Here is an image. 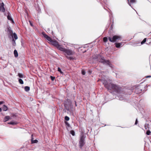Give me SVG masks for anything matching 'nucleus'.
<instances>
[{
    "instance_id": "8",
    "label": "nucleus",
    "mask_w": 151,
    "mask_h": 151,
    "mask_svg": "<svg viewBox=\"0 0 151 151\" xmlns=\"http://www.w3.org/2000/svg\"><path fill=\"white\" fill-rule=\"evenodd\" d=\"M7 32L8 37L9 39H11L12 38H13V32L10 27H7Z\"/></svg>"
},
{
    "instance_id": "23",
    "label": "nucleus",
    "mask_w": 151,
    "mask_h": 151,
    "mask_svg": "<svg viewBox=\"0 0 151 151\" xmlns=\"http://www.w3.org/2000/svg\"><path fill=\"white\" fill-rule=\"evenodd\" d=\"M58 71L60 72L61 74H63V72L61 71L60 68L59 67H58Z\"/></svg>"
},
{
    "instance_id": "26",
    "label": "nucleus",
    "mask_w": 151,
    "mask_h": 151,
    "mask_svg": "<svg viewBox=\"0 0 151 151\" xmlns=\"http://www.w3.org/2000/svg\"><path fill=\"white\" fill-rule=\"evenodd\" d=\"M70 133L73 136H74L75 135V132L73 130H72L70 131Z\"/></svg>"
},
{
    "instance_id": "42",
    "label": "nucleus",
    "mask_w": 151,
    "mask_h": 151,
    "mask_svg": "<svg viewBox=\"0 0 151 151\" xmlns=\"http://www.w3.org/2000/svg\"><path fill=\"white\" fill-rule=\"evenodd\" d=\"M128 4H129V5L130 6H131V4H129V2H128Z\"/></svg>"
},
{
    "instance_id": "33",
    "label": "nucleus",
    "mask_w": 151,
    "mask_h": 151,
    "mask_svg": "<svg viewBox=\"0 0 151 151\" xmlns=\"http://www.w3.org/2000/svg\"><path fill=\"white\" fill-rule=\"evenodd\" d=\"M130 3H134L136 2L135 0H130Z\"/></svg>"
},
{
    "instance_id": "9",
    "label": "nucleus",
    "mask_w": 151,
    "mask_h": 151,
    "mask_svg": "<svg viewBox=\"0 0 151 151\" xmlns=\"http://www.w3.org/2000/svg\"><path fill=\"white\" fill-rule=\"evenodd\" d=\"M141 86H139L135 88V93L137 94L140 93L142 92V89Z\"/></svg>"
},
{
    "instance_id": "4",
    "label": "nucleus",
    "mask_w": 151,
    "mask_h": 151,
    "mask_svg": "<svg viewBox=\"0 0 151 151\" xmlns=\"http://www.w3.org/2000/svg\"><path fill=\"white\" fill-rule=\"evenodd\" d=\"M64 106L67 111H70V109L72 108V103L70 101H69L68 99L65 103Z\"/></svg>"
},
{
    "instance_id": "14",
    "label": "nucleus",
    "mask_w": 151,
    "mask_h": 151,
    "mask_svg": "<svg viewBox=\"0 0 151 151\" xmlns=\"http://www.w3.org/2000/svg\"><path fill=\"white\" fill-rule=\"evenodd\" d=\"M8 15L7 16V19L8 20H10V21H13V19L12 18L11 16V15L10 14V13L8 12L7 13Z\"/></svg>"
},
{
    "instance_id": "35",
    "label": "nucleus",
    "mask_w": 151,
    "mask_h": 151,
    "mask_svg": "<svg viewBox=\"0 0 151 151\" xmlns=\"http://www.w3.org/2000/svg\"><path fill=\"white\" fill-rule=\"evenodd\" d=\"M82 74L83 75H84L85 73H86V72L85 71H84V70H82Z\"/></svg>"
},
{
    "instance_id": "25",
    "label": "nucleus",
    "mask_w": 151,
    "mask_h": 151,
    "mask_svg": "<svg viewBox=\"0 0 151 151\" xmlns=\"http://www.w3.org/2000/svg\"><path fill=\"white\" fill-rule=\"evenodd\" d=\"M19 83L22 84H23V81L22 79H19Z\"/></svg>"
},
{
    "instance_id": "36",
    "label": "nucleus",
    "mask_w": 151,
    "mask_h": 151,
    "mask_svg": "<svg viewBox=\"0 0 151 151\" xmlns=\"http://www.w3.org/2000/svg\"><path fill=\"white\" fill-rule=\"evenodd\" d=\"M137 123H138V121H137V119H136V121H135V125H137Z\"/></svg>"
},
{
    "instance_id": "13",
    "label": "nucleus",
    "mask_w": 151,
    "mask_h": 151,
    "mask_svg": "<svg viewBox=\"0 0 151 151\" xmlns=\"http://www.w3.org/2000/svg\"><path fill=\"white\" fill-rule=\"evenodd\" d=\"M33 134L31 135L32 138L31 139V142L32 144L37 143L38 142V141L37 139H35V140H33Z\"/></svg>"
},
{
    "instance_id": "1",
    "label": "nucleus",
    "mask_w": 151,
    "mask_h": 151,
    "mask_svg": "<svg viewBox=\"0 0 151 151\" xmlns=\"http://www.w3.org/2000/svg\"><path fill=\"white\" fill-rule=\"evenodd\" d=\"M103 83L104 86L108 90L118 93H120L121 91L122 88L118 85L108 83L106 80L104 81Z\"/></svg>"
},
{
    "instance_id": "7",
    "label": "nucleus",
    "mask_w": 151,
    "mask_h": 151,
    "mask_svg": "<svg viewBox=\"0 0 151 151\" xmlns=\"http://www.w3.org/2000/svg\"><path fill=\"white\" fill-rule=\"evenodd\" d=\"M51 43L52 45L58 49L60 50V48L62 47L59 44L58 42L55 40H53L51 42Z\"/></svg>"
},
{
    "instance_id": "6",
    "label": "nucleus",
    "mask_w": 151,
    "mask_h": 151,
    "mask_svg": "<svg viewBox=\"0 0 151 151\" xmlns=\"http://www.w3.org/2000/svg\"><path fill=\"white\" fill-rule=\"evenodd\" d=\"M85 143L84 136L83 135L81 137L79 141L80 148L81 149Z\"/></svg>"
},
{
    "instance_id": "38",
    "label": "nucleus",
    "mask_w": 151,
    "mask_h": 151,
    "mask_svg": "<svg viewBox=\"0 0 151 151\" xmlns=\"http://www.w3.org/2000/svg\"><path fill=\"white\" fill-rule=\"evenodd\" d=\"M4 103V102L3 101H0V105Z\"/></svg>"
},
{
    "instance_id": "30",
    "label": "nucleus",
    "mask_w": 151,
    "mask_h": 151,
    "mask_svg": "<svg viewBox=\"0 0 151 151\" xmlns=\"http://www.w3.org/2000/svg\"><path fill=\"white\" fill-rule=\"evenodd\" d=\"M151 132L149 130H148L147 131L146 134L147 135H150V134Z\"/></svg>"
},
{
    "instance_id": "2",
    "label": "nucleus",
    "mask_w": 151,
    "mask_h": 151,
    "mask_svg": "<svg viewBox=\"0 0 151 151\" xmlns=\"http://www.w3.org/2000/svg\"><path fill=\"white\" fill-rule=\"evenodd\" d=\"M122 37L121 36L117 35L113 36L112 37H109L108 40L111 42H118L119 40H121Z\"/></svg>"
},
{
    "instance_id": "10",
    "label": "nucleus",
    "mask_w": 151,
    "mask_h": 151,
    "mask_svg": "<svg viewBox=\"0 0 151 151\" xmlns=\"http://www.w3.org/2000/svg\"><path fill=\"white\" fill-rule=\"evenodd\" d=\"M42 35L44 37L50 42L52 41L53 40L50 37L48 36L47 35L44 33H42Z\"/></svg>"
},
{
    "instance_id": "17",
    "label": "nucleus",
    "mask_w": 151,
    "mask_h": 151,
    "mask_svg": "<svg viewBox=\"0 0 151 151\" xmlns=\"http://www.w3.org/2000/svg\"><path fill=\"white\" fill-rule=\"evenodd\" d=\"M12 45L14 46H15L16 45L15 41L13 38H12Z\"/></svg>"
},
{
    "instance_id": "21",
    "label": "nucleus",
    "mask_w": 151,
    "mask_h": 151,
    "mask_svg": "<svg viewBox=\"0 0 151 151\" xmlns=\"http://www.w3.org/2000/svg\"><path fill=\"white\" fill-rule=\"evenodd\" d=\"M149 124H145V129L149 128Z\"/></svg>"
},
{
    "instance_id": "28",
    "label": "nucleus",
    "mask_w": 151,
    "mask_h": 151,
    "mask_svg": "<svg viewBox=\"0 0 151 151\" xmlns=\"http://www.w3.org/2000/svg\"><path fill=\"white\" fill-rule=\"evenodd\" d=\"M146 38H145L143 40V41L142 42H141V44H144L146 42Z\"/></svg>"
},
{
    "instance_id": "11",
    "label": "nucleus",
    "mask_w": 151,
    "mask_h": 151,
    "mask_svg": "<svg viewBox=\"0 0 151 151\" xmlns=\"http://www.w3.org/2000/svg\"><path fill=\"white\" fill-rule=\"evenodd\" d=\"M4 4L3 3L0 4V11L4 12H5V9L4 7Z\"/></svg>"
},
{
    "instance_id": "16",
    "label": "nucleus",
    "mask_w": 151,
    "mask_h": 151,
    "mask_svg": "<svg viewBox=\"0 0 151 151\" xmlns=\"http://www.w3.org/2000/svg\"><path fill=\"white\" fill-rule=\"evenodd\" d=\"M2 109L4 111H6L7 110L8 108L5 105H4L2 107Z\"/></svg>"
},
{
    "instance_id": "39",
    "label": "nucleus",
    "mask_w": 151,
    "mask_h": 151,
    "mask_svg": "<svg viewBox=\"0 0 151 151\" xmlns=\"http://www.w3.org/2000/svg\"><path fill=\"white\" fill-rule=\"evenodd\" d=\"M151 77V76H147L146 77V78H150Z\"/></svg>"
},
{
    "instance_id": "12",
    "label": "nucleus",
    "mask_w": 151,
    "mask_h": 151,
    "mask_svg": "<svg viewBox=\"0 0 151 151\" xmlns=\"http://www.w3.org/2000/svg\"><path fill=\"white\" fill-rule=\"evenodd\" d=\"M123 42H116L115 43V46L117 48H119L122 46Z\"/></svg>"
},
{
    "instance_id": "31",
    "label": "nucleus",
    "mask_w": 151,
    "mask_h": 151,
    "mask_svg": "<svg viewBox=\"0 0 151 151\" xmlns=\"http://www.w3.org/2000/svg\"><path fill=\"white\" fill-rule=\"evenodd\" d=\"M66 57L68 59H69L70 60H73V58L72 57H69L67 56H66Z\"/></svg>"
},
{
    "instance_id": "24",
    "label": "nucleus",
    "mask_w": 151,
    "mask_h": 151,
    "mask_svg": "<svg viewBox=\"0 0 151 151\" xmlns=\"http://www.w3.org/2000/svg\"><path fill=\"white\" fill-rule=\"evenodd\" d=\"M8 124L12 125H14L16 124L17 123L16 122H11L8 123Z\"/></svg>"
},
{
    "instance_id": "19",
    "label": "nucleus",
    "mask_w": 151,
    "mask_h": 151,
    "mask_svg": "<svg viewBox=\"0 0 151 151\" xmlns=\"http://www.w3.org/2000/svg\"><path fill=\"white\" fill-rule=\"evenodd\" d=\"M30 90V87L28 86H26L24 87V90L26 91L27 92Z\"/></svg>"
},
{
    "instance_id": "37",
    "label": "nucleus",
    "mask_w": 151,
    "mask_h": 151,
    "mask_svg": "<svg viewBox=\"0 0 151 151\" xmlns=\"http://www.w3.org/2000/svg\"><path fill=\"white\" fill-rule=\"evenodd\" d=\"M113 25H111L110 27V29H113Z\"/></svg>"
},
{
    "instance_id": "22",
    "label": "nucleus",
    "mask_w": 151,
    "mask_h": 151,
    "mask_svg": "<svg viewBox=\"0 0 151 151\" xmlns=\"http://www.w3.org/2000/svg\"><path fill=\"white\" fill-rule=\"evenodd\" d=\"M108 38L106 37H104L103 38V40L104 42H106L108 41Z\"/></svg>"
},
{
    "instance_id": "32",
    "label": "nucleus",
    "mask_w": 151,
    "mask_h": 151,
    "mask_svg": "<svg viewBox=\"0 0 151 151\" xmlns=\"http://www.w3.org/2000/svg\"><path fill=\"white\" fill-rule=\"evenodd\" d=\"M65 124L66 125H67L68 127H69L70 126V124L67 122H65Z\"/></svg>"
},
{
    "instance_id": "5",
    "label": "nucleus",
    "mask_w": 151,
    "mask_h": 151,
    "mask_svg": "<svg viewBox=\"0 0 151 151\" xmlns=\"http://www.w3.org/2000/svg\"><path fill=\"white\" fill-rule=\"evenodd\" d=\"M60 51L64 52L67 55H73L74 54V52L70 50L65 49L63 47L60 48Z\"/></svg>"
},
{
    "instance_id": "29",
    "label": "nucleus",
    "mask_w": 151,
    "mask_h": 151,
    "mask_svg": "<svg viewBox=\"0 0 151 151\" xmlns=\"http://www.w3.org/2000/svg\"><path fill=\"white\" fill-rule=\"evenodd\" d=\"M65 119L66 121H68L69 120L70 118L68 116H66L65 117Z\"/></svg>"
},
{
    "instance_id": "20",
    "label": "nucleus",
    "mask_w": 151,
    "mask_h": 151,
    "mask_svg": "<svg viewBox=\"0 0 151 151\" xmlns=\"http://www.w3.org/2000/svg\"><path fill=\"white\" fill-rule=\"evenodd\" d=\"M10 119V116H6L4 119L5 121H6Z\"/></svg>"
},
{
    "instance_id": "40",
    "label": "nucleus",
    "mask_w": 151,
    "mask_h": 151,
    "mask_svg": "<svg viewBox=\"0 0 151 151\" xmlns=\"http://www.w3.org/2000/svg\"><path fill=\"white\" fill-rule=\"evenodd\" d=\"M75 106H77V104H76V101H75Z\"/></svg>"
},
{
    "instance_id": "3",
    "label": "nucleus",
    "mask_w": 151,
    "mask_h": 151,
    "mask_svg": "<svg viewBox=\"0 0 151 151\" xmlns=\"http://www.w3.org/2000/svg\"><path fill=\"white\" fill-rule=\"evenodd\" d=\"M98 60L99 62H101V63L104 64H106L108 65L111 68L112 67L113 65L111 62H110L109 61V60H104V57L103 56H100L98 58Z\"/></svg>"
},
{
    "instance_id": "15",
    "label": "nucleus",
    "mask_w": 151,
    "mask_h": 151,
    "mask_svg": "<svg viewBox=\"0 0 151 151\" xmlns=\"http://www.w3.org/2000/svg\"><path fill=\"white\" fill-rule=\"evenodd\" d=\"M14 56L15 57H17L18 56V53L17 50H15L14 52Z\"/></svg>"
},
{
    "instance_id": "34",
    "label": "nucleus",
    "mask_w": 151,
    "mask_h": 151,
    "mask_svg": "<svg viewBox=\"0 0 151 151\" xmlns=\"http://www.w3.org/2000/svg\"><path fill=\"white\" fill-rule=\"evenodd\" d=\"M52 81H53L55 78V77L51 76L50 77Z\"/></svg>"
},
{
    "instance_id": "41",
    "label": "nucleus",
    "mask_w": 151,
    "mask_h": 151,
    "mask_svg": "<svg viewBox=\"0 0 151 151\" xmlns=\"http://www.w3.org/2000/svg\"><path fill=\"white\" fill-rule=\"evenodd\" d=\"M2 111V109L1 108H0V112H1Z\"/></svg>"
},
{
    "instance_id": "27",
    "label": "nucleus",
    "mask_w": 151,
    "mask_h": 151,
    "mask_svg": "<svg viewBox=\"0 0 151 151\" xmlns=\"http://www.w3.org/2000/svg\"><path fill=\"white\" fill-rule=\"evenodd\" d=\"M18 76L20 78H23L24 77L23 75L20 73H18Z\"/></svg>"
},
{
    "instance_id": "18",
    "label": "nucleus",
    "mask_w": 151,
    "mask_h": 151,
    "mask_svg": "<svg viewBox=\"0 0 151 151\" xmlns=\"http://www.w3.org/2000/svg\"><path fill=\"white\" fill-rule=\"evenodd\" d=\"M13 38H14L15 40H17L18 39V37L17 36L16 34L15 33H14L13 34Z\"/></svg>"
}]
</instances>
